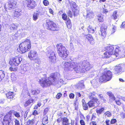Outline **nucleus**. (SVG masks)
Wrapping results in <instances>:
<instances>
[{
    "mask_svg": "<svg viewBox=\"0 0 125 125\" xmlns=\"http://www.w3.org/2000/svg\"><path fill=\"white\" fill-rule=\"evenodd\" d=\"M43 3L45 6H48L49 4V2L47 0H44L43 1Z\"/></svg>",
    "mask_w": 125,
    "mask_h": 125,
    "instance_id": "nucleus-48",
    "label": "nucleus"
},
{
    "mask_svg": "<svg viewBox=\"0 0 125 125\" xmlns=\"http://www.w3.org/2000/svg\"><path fill=\"white\" fill-rule=\"evenodd\" d=\"M62 18L64 20L66 21L67 20V17L66 14L65 13H64L62 14Z\"/></svg>",
    "mask_w": 125,
    "mask_h": 125,
    "instance_id": "nucleus-43",
    "label": "nucleus"
},
{
    "mask_svg": "<svg viewBox=\"0 0 125 125\" xmlns=\"http://www.w3.org/2000/svg\"><path fill=\"white\" fill-rule=\"evenodd\" d=\"M62 95V94L61 93H58L56 95V98L58 99H59L61 96Z\"/></svg>",
    "mask_w": 125,
    "mask_h": 125,
    "instance_id": "nucleus-49",
    "label": "nucleus"
},
{
    "mask_svg": "<svg viewBox=\"0 0 125 125\" xmlns=\"http://www.w3.org/2000/svg\"><path fill=\"white\" fill-rule=\"evenodd\" d=\"M104 108L102 107L96 110V112L98 115L101 114L102 112L104 110Z\"/></svg>",
    "mask_w": 125,
    "mask_h": 125,
    "instance_id": "nucleus-34",
    "label": "nucleus"
},
{
    "mask_svg": "<svg viewBox=\"0 0 125 125\" xmlns=\"http://www.w3.org/2000/svg\"><path fill=\"white\" fill-rule=\"evenodd\" d=\"M125 27V22H123L121 26V27L124 28Z\"/></svg>",
    "mask_w": 125,
    "mask_h": 125,
    "instance_id": "nucleus-63",
    "label": "nucleus"
},
{
    "mask_svg": "<svg viewBox=\"0 0 125 125\" xmlns=\"http://www.w3.org/2000/svg\"><path fill=\"white\" fill-rule=\"evenodd\" d=\"M110 121V120H107L105 121V123L106 125H110L109 122Z\"/></svg>",
    "mask_w": 125,
    "mask_h": 125,
    "instance_id": "nucleus-64",
    "label": "nucleus"
},
{
    "mask_svg": "<svg viewBox=\"0 0 125 125\" xmlns=\"http://www.w3.org/2000/svg\"><path fill=\"white\" fill-rule=\"evenodd\" d=\"M70 5L74 16L78 14L79 12V10L78 6L77 5L76 3L73 1H72L70 3Z\"/></svg>",
    "mask_w": 125,
    "mask_h": 125,
    "instance_id": "nucleus-11",
    "label": "nucleus"
},
{
    "mask_svg": "<svg viewBox=\"0 0 125 125\" xmlns=\"http://www.w3.org/2000/svg\"><path fill=\"white\" fill-rule=\"evenodd\" d=\"M48 108H46L44 110L43 112V115H46L48 111Z\"/></svg>",
    "mask_w": 125,
    "mask_h": 125,
    "instance_id": "nucleus-47",
    "label": "nucleus"
},
{
    "mask_svg": "<svg viewBox=\"0 0 125 125\" xmlns=\"http://www.w3.org/2000/svg\"><path fill=\"white\" fill-rule=\"evenodd\" d=\"M28 57L31 60H35L38 58L37 52L35 51H31L29 53Z\"/></svg>",
    "mask_w": 125,
    "mask_h": 125,
    "instance_id": "nucleus-14",
    "label": "nucleus"
},
{
    "mask_svg": "<svg viewBox=\"0 0 125 125\" xmlns=\"http://www.w3.org/2000/svg\"><path fill=\"white\" fill-rule=\"evenodd\" d=\"M39 14L37 13H34L33 15V19L34 21H36L38 18Z\"/></svg>",
    "mask_w": 125,
    "mask_h": 125,
    "instance_id": "nucleus-32",
    "label": "nucleus"
},
{
    "mask_svg": "<svg viewBox=\"0 0 125 125\" xmlns=\"http://www.w3.org/2000/svg\"><path fill=\"white\" fill-rule=\"evenodd\" d=\"M104 115L107 117H110L111 116V113L109 111H107L104 113Z\"/></svg>",
    "mask_w": 125,
    "mask_h": 125,
    "instance_id": "nucleus-45",
    "label": "nucleus"
},
{
    "mask_svg": "<svg viewBox=\"0 0 125 125\" xmlns=\"http://www.w3.org/2000/svg\"><path fill=\"white\" fill-rule=\"evenodd\" d=\"M31 47L30 40L26 39L24 42L19 45L17 50L20 53H25L27 51L30 50Z\"/></svg>",
    "mask_w": 125,
    "mask_h": 125,
    "instance_id": "nucleus-3",
    "label": "nucleus"
},
{
    "mask_svg": "<svg viewBox=\"0 0 125 125\" xmlns=\"http://www.w3.org/2000/svg\"><path fill=\"white\" fill-rule=\"evenodd\" d=\"M114 49V47L113 46H110L107 47L106 48V51L104 53L105 57L106 58H108L109 57V55H112L113 56L114 54L113 50Z\"/></svg>",
    "mask_w": 125,
    "mask_h": 125,
    "instance_id": "nucleus-10",
    "label": "nucleus"
},
{
    "mask_svg": "<svg viewBox=\"0 0 125 125\" xmlns=\"http://www.w3.org/2000/svg\"><path fill=\"white\" fill-rule=\"evenodd\" d=\"M41 105V101H38L37 103V105L38 106V107H39Z\"/></svg>",
    "mask_w": 125,
    "mask_h": 125,
    "instance_id": "nucleus-60",
    "label": "nucleus"
},
{
    "mask_svg": "<svg viewBox=\"0 0 125 125\" xmlns=\"http://www.w3.org/2000/svg\"><path fill=\"white\" fill-rule=\"evenodd\" d=\"M85 37L89 41L91 44H93L94 43V40L91 35L88 34L85 35Z\"/></svg>",
    "mask_w": 125,
    "mask_h": 125,
    "instance_id": "nucleus-20",
    "label": "nucleus"
},
{
    "mask_svg": "<svg viewBox=\"0 0 125 125\" xmlns=\"http://www.w3.org/2000/svg\"><path fill=\"white\" fill-rule=\"evenodd\" d=\"M87 30L88 32L93 33L94 32V29L92 27L90 26H89L87 28Z\"/></svg>",
    "mask_w": 125,
    "mask_h": 125,
    "instance_id": "nucleus-31",
    "label": "nucleus"
},
{
    "mask_svg": "<svg viewBox=\"0 0 125 125\" xmlns=\"http://www.w3.org/2000/svg\"><path fill=\"white\" fill-rule=\"evenodd\" d=\"M97 17L98 21L100 22H103V17L102 14L97 15Z\"/></svg>",
    "mask_w": 125,
    "mask_h": 125,
    "instance_id": "nucleus-30",
    "label": "nucleus"
},
{
    "mask_svg": "<svg viewBox=\"0 0 125 125\" xmlns=\"http://www.w3.org/2000/svg\"><path fill=\"white\" fill-rule=\"evenodd\" d=\"M98 101L95 102L94 101L92 100L90 101L87 103L89 107H92L94 106H96L97 105V102Z\"/></svg>",
    "mask_w": 125,
    "mask_h": 125,
    "instance_id": "nucleus-23",
    "label": "nucleus"
},
{
    "mask_svg": "<svg viewBox=\"0 0 125 125\" xmlns=\"http://www.w3.org/2000/svg\"><path fill=\"white\" fill-rule=\"evenodd\" d=\"M84 81L83 80L79 82L76 85L77 88L80 89L84 88Z\"/></svg>",
    "mask_w": 125,
    "mask_h": 125,
    "instance_id": "nucleus-22",
    "label": "nucleus"
},
{
    "mask_svg": "<svg viewBox=\"0 0 125 125\" xmlns=\"http://www.w3.org/2000/svg\"><path fill=\"white\" fill-rule=\"evenodd\" d=\"M22 60V58L20 56L15 57L12 60L10 61L9 63L11 66H17Z\"/></svg>",
    "mask_w": 125,
    "mask_h": 125,
    "instance_id": "nucleus-8",
    "label": "nucleus"
},
{
    "mask_svg": "<svg viewBox=\"0 0 125 125\" xmlns=\"http://www.w3.org/2000/svg\"><path fill=\"white\" fill-rule=\"evenodd\" d=\"M18 28V25L17 24L12 23L10 25V29L11 30L15 31L17 30Z\"/></svg>",
    "mask_w": 125,
    "mask_h": 125,
    "instance_id": "nucleus-26",
    "label": "nucleus"
},
{
    "mask_svg": "<svg viewBox=\"0 0 125 125\" xmlns=\"http://www.w3.org/2000/svg\"><path fill=\"white\" fill-rule=\"evenodd\" d=\"M80 123L81 125H85L84 122L83 120H80Z\"/></svg>",
    "mask_w": 125,
    "mask_h": 125,
    "instance_id": "nucleus-59",
    "label": "nucleus"
},
{
    "mask_svg": "<svg viewBox=\"0 0 125 125\" xmlns=\"http://www.w3.org/2000/svg\"><path fill=\"white\" fill-rule=\"evenodd\" d=\"M6 96L8 98L12 99L14 98V96L13 95H9V94H6Z\"/></svg>",
    "mask_w": 125,
    "mask_h": 125,
    "instance_id": "nucleus-44",
    "label": "nucleus"
},
{
    "mask_svg": "<svg viewBox=\"0 0 125 125\" xmlns=\"http://www.w3.org/2000/svg\"><path fill=\"white\" fill-rule=\"evenodd\" d=\"M15 76L14 74H12L11 75V80L12 81H14L16 79V78L15 77Z\"/></svg>",
    "mask_w": 125,
    "mask_h": 125,
    "instance_id": "nucleus-46",
    "label": "nucleus"
},
{
    "mask_svg": "<svg viewBox=\"0 0 125 125\" xmlns=\"http://www.w3.org/2000/svg\"><path fill=\"white\" fill-rule=\"evenodd\" d=\"M25 2L27 7L30 9H33L36 6V2L33 0H27Z\"/></svg>",
    "mask_w": 125,
    "mask_h": 125,
    "instance_id": "nucleus-13",
    "label": "nucleus"
},
{
    "mask_svg": "<svg viewBox=\"0 0 125 125\" xmlns=\"http://www.w3.org/2000/svg\"><path fill=\"white\" fill-rule=\"evenodd\" d=\"M94 16V13L92 10L91 9H88L87 10V17L91 18L93 17Z\"/></svg>",
    "mask_w": 125,
    "mask_h": 125,
    "instance_id": "nucleus-18",
    "label": "nucleus"
},
{
    "mask_svg": "<svg viewBox=\"0 0 125 125\" xmlns=\"http://www.w3.org/2000/svg\"><path fill=\"white\" fill-rule=\"evenodd\" d=\"M107 94L109 96L113 99V100H115V98L114 95L110 92H108L107 93Z\"/></svg>",
    "mask_w": 125,
    "mask_h": 125,
    "instance_id": "nucleus-33",
    "label": "nucleus"
},
{
    "mask_svg": "<svg viewBox=\"0 0 125 125\" xmlns=\"http://www.w3.org/2000/svg\"><path fill=\"white\" fill-rule=\"evenodd\" d=\"M46 23L48 30L53 31H57L59 30L57 24H56L50 20H46Z\"/></svg>",
    "mask_w": 125,
    "mask_h": 125,
    "instance_id": "nucleus-6",
    "label": "nucleus"
},
{
    "mask_svg": "<svg viewBox=\"0 0 125 125\" xmlns=\"http://www.w3.org/2000/svg\"><path fill=\"white\" fill-rule=\"evenodd\" d=\"M112 73L110 71L104 70L103 75L99 78V82L102 83L109 81L112 78Z\"/></svg>",
    "mask_w": 125,
    "mask_h": 125,
    "instance_id": "nucleus-4",
    "label": "nucleus"
},
{
    "mask_svg": "<svg viewBox=\"0 0 125 125\" xmlns=\"http://www.w3.org/2000/svg\"><path fill=\"white\" fill-rule=\"evenodd\" d=\"M15 125H20V123L19 121L17 119H16L15 121Z\"/></svg>",
    "mask_w": 125,
    "mask_h": 125,
    "instance_id": "nucleus-52",
    "label": "nucleus"
},
{
    "mask_svg": "<svg viewBox=\"0 0 125 125\" xmlns=\"http://www.w3.org/2000/svg\"><path fill=\"white\" fill-rule=\"evenodd\" d=\"M11 120V114L9 113L4 116L2 122L3 125H10Z\"/></svg>",
    "mask_w": 125,
    "mask_h": 125,
    "instance_id": "nucleus-9",
    "label": "nucleus"
},
{
    "mask_svg": "<svg viewBox=\"0 0 125 125\" xmlns=\"http://www.w3.org/2000/svg\"><path fill=\"white\" fill-rule=\"evenodd\" d=\"M91 83L94 86H96L98 85L97 80L95 79H94L91 81Z\"/></svg>",
    "mask_w": 125,
    "mask_h": 125,
    "instance_id": "nucleus-36",
    "label": "nucleus"
},
{
    "mask_svg": "<svg viewBox=\"0 0 125 125\" xmlns=\"http://www.w3.org/2000/svg\"><path fill=\"white\" fill-rule=\"evenodd\" d=\"M17 2L14 0L8 1L5 4L4 6L6 11H7L8 9L10 10L16 8L17 6Z\"/></svg>",
    "mask_w": 125,
    "mask_h": 125,
    "instance_id": "nucleus-7",
    "label": "nucleus"
},
{
    "mask_svg": "<svg viewBox=\"0 0 125 125\" xmlns=\"http://www.w3.org/2000/svg\"><path fill=\"white\" fill-rule=\"evenodd\" d=\"M76 95L77 97H81L82 96L81 94L77 92L76 93Z\"/></svg>",
    "mask_w": 125,
    "mask_h": 125,
    "instance_id": "nucleus-61",
    "label": "nucleus"
},
{
    "mask_svg": "<svg viewBox=\"0 0 125 125\" xmlns=\"http://www.w3.org/2000/svg\"><path fill=\"white\" fill-rule=\"evenodd\" d=\"M115 48L113 56L115 57H117L119 56V53L121 51V48L118 46H115Z\"/></svg>",
    "mask_w": 125,
    "mask_h": 125,
    "instance_id": "nucleus-19",
    "label": "nucleus"
},
{
    "mask_svg": "<svg viewBox=\"0 0 125 125\" xmlns=\"http://www.w3.org/2000/svg\"><path fill=\"white\" fill-rule=\"evenodd\" d=\"M117 122V120L115 119H112L110 122L111 124H113Z\"/></svg>",
    "mask_w": 125,
    "mask_h": 125,
    "instance_id": "nucleus-50",
    "label": "nucleus"
},
{
    "mask_svg": "<svg viewBox=\"0 0 125 125\" xmlns=\"http://www.w3.org/2000/svg\"><path fill=\"white\" fill-rule=\"evenodd\" d=\"M69 97L70 98H73L74 97V95L72 93L71 94L69 95Z\"/></svg>",
    "mask_w": 125,
    "mask_h": 125,
    "instance_id": "nucleus-58",
    "label": "nucleus"
},
{
    "mask_svg": "<svg viewBox=\"0 0 125 125\" xmlns=\"http://www.w3.org/2000/svg\"><path fill=\"white\" fill-rule=\"evenodd\" d=\"M48 117L47 115H43V119L42 120V123L43 125H45L48 123Z\"/></svg>",
    "mask_w": 125,
    "mask_h": 125,
    "instance_id": "nucleus-24",
    "label": "nucleus"
},
{
    "mask_svg": "<svg viewBox=\"0 0 125 125\" xmlns=\"http://www.w3.org/2000/svg\"><path fill=\"white\" fill-rule=\"evenodd\" d=\"M68 16L70 17H72V12L70 10H69L68 12Z\"/></svg>",
    "mask_w": 125,
    "mask_h": 125,
    "instance_id": "nucleus-51",
    "label": "nucleus"
},
{
    "mask_svg": "<svg viewBox=\"0 0 125 125\" xmlns=\"http://www.w3.org/2000/svg\"><path fill=\"white\" fill-rule=\"evenodd\" d=\"M86 121L88 122L90 118V116L89 115H87L86 117Z\"/></svg>",
    "mask_w": 125,
    "mask_h": 125,
    "instance_id": "nucleus-55",
    "label": "nucleus"
},
{
    "mask_svg": "<svg viewBox=\"0 0 125 125\" xmlns=\"http://www.w3.org/2000/svg\"><path fill=\"white\" fill-rule=\"evenodd\" d=\"M89 95V98L92 99V100L94 101L95 102L98 101V99L94 97L95 96V93L94 92L90 93Z\"/></svg>",
    "mask_w": 125,
    "mask_h": 125,
    "instance_id": "nucleus-21",
    "label": "nucleus"
},
{
    "mask_svg": "<svg viewBox=\"0 0 125 125\" xmlns=\"http://www.w3.org/2000/svg\"><path fill=\"white\" fill-rule=\"evenodd\" d=\"M65 70L72 71L73 69L76 73H84L91 68L89 63L86 61L81 62L78 64L73 62H62Z\"/></svg>",
    "mask_w": 125,
    "mask_h": 125,
    "instance_id": "nucleus-1",
    "label": "nucleus"
},
{
    "mask_svg": "<svg viewBox=\"0 0 125 125\" xmlns=\"http://www.w3.org/2000/svg\"><path fill=\"white\" fill-rule=\"evenodd\" d=\"M47 55V56L49 57V61L53 63L55 62L56 58L55 52H54L52 51H49Z\"/></svg>",
    "mask_w": 125,
    "mask_h": 125,
    "instance_id": "nucleus-12",
    "label": "nucleus"
},
{
    "mask_svg": "<svg viewBox=\"0 0 125 125\" xmlns=\"http://www.w3.org/2000/svg\"><path fill=\"white\" fill-rule=\"evenodd\" d=\"M30 121L31 125H33L35 122V120L34 119H32L31 120H30Z\"/></svg>",
    "mask_w": 125,
    "mask_h": 125,
    "instance_id": "nucleus-62",
    "label": "nucleus"
},
{
    "mask_svg": "<svg viewBox=\"0 0 125 125\" xmlns=\"http://www.w3.org/2000/svg\"><path fill=\"white\" fill-rule=\"evenodd\" d=\"M30 69V67L29 66H25L23 68V70L24 71H29Z\"/></svg>",
    "mask_w": 125,
    "mask_h": 125,
    "instance_id": "nucleus-40",
    "label": "nucleus"
},
{
    "mask_svg": "<svg viewBox=\"0 0 125 125\" xmlns=\"http://www.w3.org/2000/svg\"><path fill=\"white\" fill-rule=\"evenodd\" d=\"M58 52L59 56L64 59L67 57L68 54L67 50L61 44H59L57 45Z\"/></svg>",
    "mask_w": 125,
    "mask_h": 125,
    "instance_id": "nucleus-5",
    "label": "nucleus"
},
{
    "mask_svg": "<svg viewBox=\"0 0 125 125\" xmlns=\"http://www.w3.org/2000/svg\"><path fill=\"white\" fill-rule=\"evenodd\" d=\"M106 30L107 29L106 27H102L100 28V31L99 32V33L103 38H105L106 36Z\"/></svg>",
    "mask_w": 125,
    "mask_h": 125,
    "instance_id": "nucleus-17",
    "label": "nucleus"
},
{
    "mask_svg": "<svg viewBox=\"0 0 125 125\" xmlns=\"http://www.w3.org/2000/svg\"><path fill=\"white\" fill-rule=\"evenodd\" d=\"M3 18L5 22H8L10 21V19H11L10 16L8 14L4 15H3Z\"/></svg>",
    "mask_w": 125,
    "mask_h": 125,
    "instance_id": "nucleus-25",
    "label": "nucleus"
},
{
    "mask_svg": "<svg viewBox=\"0 0 125 125\" xmlns=\"http://www.w3.org/2000/svg\"><path fill=\"white\" fill-rule=\"evenodd\" d=\"M122 67L123 71V72L125 71V63L124 64H121Z\"/></svg>",
    "mask_w": 125,
    "mask_h": 125,
    "instance_id": "nucleus-53",
    "label": "nucleus"
},
{
    "mask_svg": "<svg viewBox=\"0 0 125 125\" xmlns=\"http://www.w3.org/2000/svg\"><path fill=\"white\" fill-rule=\"evenodd\" d=\"M85 103H83V109L85 110H87L88 108V107L87 105Z\"/></svg>",
    "mask_w": 125,
    "mask_h": 125,
    "instance_id": "nucleus-42",
    "label": "nucleus"
},
{
    "mask_svg": "<svg viewBox=\"0 0 125 125\" xmlns=\"http://www.w3.org/2000/svg\"><path fill=\"white\" fill-rule=\"evenodd\" d=\"M32 114L34 115H38V112L37 110H34Z\"/></svg>",
    "mask_w": 125,
    "mask_h": 125,
    "instance_id": "nucleus-57",
    "label": "nucleus"
},
{
    "mask_svg": "<svg viewBox=\"0 0 125 125\" xmlns=\"http://www.w3.org/2000/svg\"><path fill=\"white\" fill-rule=\"evenodd\" d=\"M115 102L116 104L118 105H120L121 104V103L120 101L118 100H115Z\"/></svg>",
    "mask_w": 125,
    "mask_h": 125,
    "instance_id": "nucleus-54",
    "label": "nucleus"
},
{
    "mask_svg": "<svg viewBox=\"0 0 125 125\" xmlns=\"http://www.w3.org/2000/svg\"><path fill=\"white\" fill-rule=\"evenodd\" d=\"M117 12L115 11L114 12L111 16L112 19H117V16L116 15Z\"/></svg>",
    "mask_w": 125,
    "mask_h": 125,
    "instance_id": "nucleus-35",
    "label": "nucleus"
},
{
    "mask_svg": "<svg viewBox=\"0 0 125 125\" xmlns=\"http://www.w3.org/2000/svg\"><path fill=\"white\" fill-rule=\"evenodd\" d=\"M31 93L32 95H36L40 93V91L39 89H36L35 90H32L31 91Z\"/></svg>",
    "mask_w": 125,
    "mask_h": 125,
    "instance_id": "nucleus-28",
    "label": "nucleus"
},
{
    "mask_svg": "<svg viewBox=\"0 0 125 125\" xmlns=\"http://www.w3.org/2000/svg\"><path fill=\"white\" fill-rule=\"evenodd\" d=\"M56 73L51 74L48 79H46V75H44L43 77H40L39 79L40 83L41 86L43 87H46L51 85H55V82L57 78L56 76Z\"/></svg>",
    "mask_w": 125,
    "mask_h": 125,
    "instance_id": "nucleus-2",
    "label": "nucleus"
},
{
    "mask_svg": "<svg viewBox=\"0 0 125 125\" xmlns=\"http://www.w3.org/2000/svg\"><path fill=\"white\" fill-rule=\"evenodd\" d=\"M69 124L68 120L66 117H64L62 120L63 125H68Z\"/></svg>",
    "mask_w": 125,
    "mask_h": 125,
    "instance_id": "nucleus-27",
    "label": "nucleus"
},
{
    "mask_svg": "<svg viewBox=\"0 0 125 125\" xmlns=\"http://www.w3.org/2000/svg\"><path fill=\"white\" fill-rule=\"evenodd\" d=\"M35 62L36 63L39 64L40 63V59H38V58L36 59H35Z\"/></svg>",
    "mask_w": 125,
    "mask_h": 125,
    "instance_id": "nucleus-56",
    "label": "nucleus"
},
{
    "mask_svg": "<svg viewBox=\"0 0 125 125\" xmlns=\"http://www.w3.org/2000/svg\"><path fill=\"white\" fill-rule=\"evenodd\" d=\"M5 76L4 72L2 70H0V77L3 79Z\"/></svg>",
    "mask_w": 125,
    "mask_h": 125,
    "instance_id": "nucleus-39",
    "label": "nucleus"
},
{
    "mask_svg": "<svg viewBox=\"0 0 125 125\" xmlns=\"http://www.w3.org/2000/svg\"><path fill=\"white\" fill-rule=\"evenodd\" d=\"M22 13V12L21 9H17L15 10L13 15V17L14 19H17L20 16H21Z\"/></svg>",
    "mask_w": 125,
    "mask_h": 125,
    "instance_id": "nucleus-16",
    "label": "nucleus"
},
{
    "mask_svg": "<svg viewBox=\"0 0 125 125\" xmlns=\"http://www.w3.org/2000/svg\"><path fill=\"white\" fill-rule=\"evenodd\" d=\"M66 24L68 28L69 29L71 27V20L69 19L66 22Z\"/></svg>",
    "mask_w": 125,
    "mask_h": 125,
    "instance_id": "nucleus-38",
    "label": "nucleus"
},
{
    "mask_svg": "<svg viewBox=\"0 0 125 125\" xmlns=\"http://www.w3.org/2000/svg\"><path fill=\"white\" fill-rule=\"evenodd\" d=\"M123 72L121 64H118L115 67L114 73L116 74L119 75Z\"/></svg>",
    "mask_w": 125,
    "mask_h": 125,
    "instance_id": "nucleus-15",
    "label": "nucleus"
},
{
    "mask_svg": "<svg viewBox=\"0 0 125 125\" xmlns=\"http://www.w3.org/2000/svg\"><path fill=\"white\" fill-rule=\"evenodd\" d=\"M98 95L99 98L100 99L103 100L104 102L106 101L105 99L104 98L103 95L102 94H98Z\"/></svg>",
    "mask_w": 125,
    "mask_h": 125,
    "instance_id": "nucleus-41",
    "label": "nucleus"
},
{
    "mask_svg": "<svg viewBox=\"0 0 125 125\" xmlns=\"http://www.w3.org/2000/svg\"><path fill=\"white\" fill-rule=\"evenodd\" d=\"M33 99H29L28 100L26 101V103L24 104V106L25 107H27V106L29 105L31 103L33 102Z\"/></svg>",
    "mask_w": 125,
    "mask_h": 125,
    "instance_id": "nucleus-29",
    "label": "nucleus"
},
{
    "mask_svg": "<svg viewBox=\"0 0 125 125\" xmlns=\"http://www.w3.org/2000/svg\"><path fill=\"white\" fill-rule=\"evenodd\" d=\"M11 113H13L15 116L18 118L20 117V115L19 113L15 112L13 110L11 111Z\"/></svg>",
    "mask_w": 125,
    "mask_h": 125,
    "instance_id": "nucleus-37",
    "label": "nucleus"
}]
</instances>
